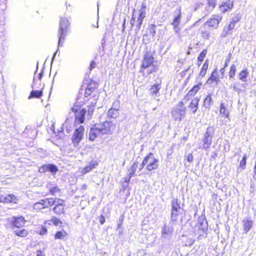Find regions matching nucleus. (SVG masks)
I'll list each match as a JSON object with an SVG mask.
<instances>
[{
  "label": "nucleus",
  "instance_id": "6e6d98bb",
  "mask_svg": "<svg viewBox=\"0 0 256 256\" xmlns=\"http://www.w3.org/2000/svg\"><path fill=\"white\" fill-rule=\"evenodd\" d=\"M47 232V230L46 228L44 227H42V228L40 230V234L41 235H43V234H45Z\"/></svg>",
  "mask_w": 256,
  "mask_h": 256
},
{
  "label": "nucleus",
  "instance_id": "79ce46f5",
  "mask_svg": "<svg viewBox=\"0 0 256 256\" xmlns=\"http://www.w3.org/2000/svg\"><path fill=\"white\" fill-rule=\"evenodd\" d=\"M50 192L52 195H56L60 192V189L57 186L52 188L50 189Z\"/></svg>",
  "mask_w": 256,
  "mask_h": 256
},
{
  "label": "nucleus",
  "instance_id": "603ef678",
  "mask_svg": "<svg viewBox=\"0 0 256 256\" xmlns=\"http://www.w3.org/2000/svg\"><path fill=\"white\" fill-rule=\"evenodd\" d=\"M132 177V176H130V174H128V176L124 178V182H126V186L128 185V183L130 182V180Z\"/></svg>",
  "mask_w": 256,
  "mask_h": 256
},
{
  "label": "nucleus",
  "instance_id": "338daca9",
  "mask_svg": "<svg viewBox=\"0 0 256 256\" xmlns=\"http://www.w3.org/2000/svg\"><path fill=\"white\" fill-rule=\"evenodd\" d=\"M230 61V58H228L226 62H225V64H224V68L228 66V64Z\"/></svg>",
  "mask_w": 256,
  "mask_h": 256
},
{
  "label": "nucleus",
  "instance_id": "680f3d73",
  "mask_svg": "<svg viewBox=\"0 0 256 256\" xmlns=\"http://www.w3.org/2000/svg\"><path fill=\"white\" fill-rule=\"evenodd\" d=\"M184 101H181V102H179L176 107L184 108Z\"/></svg>",
  "mask_w": 256,
  "mask_h": 256
},
{
  "label": "nucleus",
  "instance_id": "6ab92c4d",
  "mask_svg": "<svg viewBox=\"0 0 256 256\" xmlns=\"http://www.w3.org/2000/svg\"><path fill=\"white\" fill-rule=\"evenodd\" d=\"M118 104V102L116 101L113 103L112 106L114 107H116ZM108 116L112 118H116L118 116L119 114L118 108H111L108 110Z\"/></svg>",
  "mask_w": 256,
  "mask_h": 256
},
{
  "label": "nucleus",
  "instance_id": "e2e57ef3",
  "mask_svg": "<svg viewBox=\"0 0 256 256\" xmlns=\"http://www.w3.org/2000/svg\"><path fill=\"white\" fill-rule=\"evenodd\" d=\"M36 256H44V254L42 250H38L36 252Z\"/></svg>",
  "mask_w": 256,
  "mask_h": 256
},
{
  "label": "nucleus",
  "instance_id": "423d86ee",
  "mask_svg": "<svg viewBox=\"0 0 256 256\" xmlns=\"http://www.w3.org/2000/svg\"><path fill=\"white\" fill-rule=\"evenodd\" d=\"M142 165H146L148 171L156 170L158 166V160L156 159L152 153H150L142 161Z\"/></svg>",
  "mask_w": 256,
  "mask_h": 256
},
{
  "label": "nucleus",
  "instance_id": "4d7b16f0",
  "mask_svg": "<svg viewBox=\"0 0 256 256\" xmlns=\"http://www.w3.org/2000/svg\"><path fill=\"white\" fill-rule=\"evenodd\" d=\"M178 26L179 25H172V26L174 27V30L175 32L178 33L180 32V29L178 28Z\"/></svg>",
  "mask_w": 256,
  "mask_h": 256
},
{
  "label": "nucleus",
  "instance_id": "9b49d317",
  "mask_svg": "<svg viewBox=\"0 0 256 256\" xmlns=\"http://www.w3.org/2000/svg\"><path fill=\"white\" fill-rule=\"evenodd\" d=\"M222 19V14H213L209 20L206 22L205 24H208L210 28H216L218 26V24Z\"/></svg>",
  "mask_w": 256,
  "mask_h": 256
},
{
  "label": "nucleus",
  "instance_id": "bf43d9fd",
  "mask_svg": "<svg viewBox=\"0 0 256 256\" xmlns=\"http://www.w3.org/2000/svg\"><path fill=\"white\" fill-rule=\"evenodd\" d=\"M150 68L148 69V74H152V72H153L154 70H155V68H154L152 66H150V68Z\"/></svg>",
  "mask_w": 256,
  "mask_h": 256
},
{
  "label": "nucleus",
  "instance_id": "e433bc0d",
  "mask_svg": "<svg viewBox=\"0 0 256 256\" xmlns=\"http://www.w3.org/2000/svg\"><path fill=\"white\" fill-rule=\"evenodd\" d=\"M208 62L207 60L203 64L202 70L200 73V76H202V77L206 75V70L208 68Z\"/></svg>",
  "mask_w": 256,
  "mask_h": 256
},
{
  "label": "nucleus",
  "instance_id": "8fccbe9b",
  "mask_svg": "<svg viewBox=\"0 0 256 256\" xmlns=\"http://www.w3.org/2000/svg\"><path fill=\"white\" fill-rule=\"evenodd\" d=\"M51 220L55 226H58L60 223L62 224L59 219L57 218H53Z\"/></svg>",
  "mask_w": 256,
  "mask_h": 256
},
{
  "label": "nucleus",
  "instance_id": "f257e3e1",
  "mask_svg": "<svg viewBox=\"0 0 256 256\" xmlns=\"http://www.w3.org/2000/svg\"><path fill=\"white\" fill-rule=\"evenodd\" d=\"M115 128V126L110 122L106 121L102 124H96L90 128L89 133V139L94 140L100 134H108L112 133Z\"/></svg>",
  "mask_w": 256,
  "mask_h": 256
},
{
  "label": "nucleus",
  "instance_id": "4468645a",
  "mask_svg": "<svg viewBox=\"0 0 256 256\" xmlns=\"http://www.w3.org/2000/svg\"><path fill=\"white\" fill-rule=\"evenodd\" d=\"M18 199V198L13 194H8L6 196L0 195V202L4 203H10L13 202L16 204Z\"/></svg>",
  "mask_w": 256,
  "mask_h": 256
},
{
  "label": "nucleus",
  "instance_id": "13d9d810",
  "mask_svg": "<svg viewBox=\"0 0 256 256\" xmlns=\"http://www.w3.org/2000/svg\"><path fill=\"white\" fill-rule=\"evenodd\" d=\"M96 66V62L94 61H92L90 64V70L94 68Z\"/></svg>",
  "mask_w": 256,
  "mask_h": 256
},
{
  "label": "nucleus",
  "instance_id": "09e8293b",
  "mask_svg": "<svg viewBox=\"0 0 256 256\" xmlns=\"http://www.w3.org/2000/svg\"><path fill=\"white\" fill-rule=\"evenodd\" d=\"M240 20V18L238 16H236V17H234L232 18V21L230 22V23H232L234 25V26H236V24Z\"/></svg>",
  "mask_w": 256,
  "mask_h": 256
},
{
  "label": "nucleus",
  "instance_id": "37998d69",
  "mask_svg": "<svg viewBox=\"0 0 256 256\" xmlns=\"http://www.w3.org/2000/svg\"><path fill=\"white\" fill-rule=\"evenodd\" d=\"M211 76L212 77V78L213 80H215L216 82H218L219 80V78L217 74V68H215L214 70L213 71L211 74Z\"/></svg>",
  "mask_w": 256,
  "mask_h": 256
},
{
  "label": "nucleus",
  "instance_id": "4c0bfd02",
  "mask_svg": "<svg viewBox=\"0 0 256 256\" xmlns=\"http://www.w3.org/2000/svg\"><path fill=\"white\" fill-rule=\"evenodd\" d=\"M202 36L204 39H209L210 37V30L207 29H202L200 30Z\"/></svg>",
  "mask_w": 256,
  "mask_h": 256
},
{
  "label": "nucleus",
  "instance_id": "0eeeda50",
  "mask_svg": "<svg viewBox=\"0 0 256 256\" xmlns=\"http://www.w3.org/2000/svg\"><path fill=\"white\" fill-rule=\"evenodd\" d=\"M183 208L180 206V203L177 200H174L172 202L171 219L172 221H176L178 216L182 214Z\"/></svg>",
  "mask_w": 256,
  "mask_h": 256
},
{
  "label": "nucleus",
  "instance_id": "5701e85b",
  "mask_svg": "<svg viewBox=\"0 0 256 256\" xmlns=\"http://www.w3.org/2000/svg\"><path fill=\"white\" fill-rule=\"evenodd\" d=\"M199 101L200 98H195L192 100L188 106L189 108L193 114L196 113L198 110Z\"/></svg>",
  "mask_w": 256,
  "mask_h": 256
},
{
  "label": "nucleus",
  "instance_id": "412c9836",
  "mask_svg": "<svg viewBox=\"0 0 256 256\" xmlns=\"http://www.w3.org/2000/svg\"><path fill=\"white\" fill-rule=\"evenodd\" d=\"M56 202L55 206L54 208V211L57 214H62L64 212V207L62 205V200H60H60H58L57 201L54 200Z\"/></svg>",
  "mask_w": 256,
  "mask_h": 256
},
{
  "label": "nucleus",
  "instance_id": "2eb2a0df",
  "mask_svg": "<svg viewBox=\"0 0 256 256\" xmlns=\"http://www.w3.org/2000/svg\"><path fill=\"white\" fill-rule=\"evenodd\" d=\"M154 58L149 53L145 54L144 60L142 62V68H150L153 64Z\"/></svg>",
  "mask_w": 256,
  "mask_h": 256
},
{
  "label": "nucleus",
  "instance_id": "f03ea898",
  "mask_svg": "<svg viewBox=\"0 0 256 256\" xmlns=\"http://www.w3.org/2000/svg\"><path fill=\"white\" fill-rule=\"evenodd\" d=\"M96 84H90L88 85L86 88L85 89L84 98H86L90 95H92V99L90 98L88 100H90V104L88 106V110L87 117H88L89 119L91 118L93 114V112L95 109L97 99L98 98V96L96 94Z\"/></svg>",
  "mask_w": 256,
  "mask_h": 256
},
{
  "label": "nucleus",
  "instance_id": "c756f323",
  "mask_svg": "<svg viewBox=\"0 0 256 256\" xmlns=\"http://www.w3.org/2000/svg\"><path fill=\"white\" fill-rule=\"evenodd\" d=\"M42 94V90H33L30 92V95L28 96V99L31 98H40Z\"/></svg>",
  "mask_w": 256,
  "mask_h": 256
},
{
  "label": "nucleus",
  "instance_id": "7ed1b4c3",
  "mask_svg": "<svg viewBox=\"0 0 256 256\" xmlns=\"http://www.w3.org/2000/svg\"><path fill=\"white\" fill-rule=\"evenodd\" d=\"M208 223L204 218H199L198 222L194 228L193 231L195 236H198V239L200 240L206 236Z\"/></svg>",
  "mask_w": 256,
  "mask_h": 256
},
{
  "label": "nucleus",
  "instance_id": "052dcab7",
  "mask_svg": "<svg viewBox=\"0 0 256 256\" xmlns=\"http://www.w3.org/2000/svg\"><path fill=\"white\" fill-rule=\"evenodd\" d=\"M105 222V218L104 216H101L100 218V222L101 224H103Z\"/></svg>",
  "mask_w": 256,
  "mask_h": 256
},
{
  "label": "nucleus",
  "instance_id": "de8ad7c7",
  "mask_svg": "<svg viewBox=\"0 0 256 256\" xmlns=\"http://www.w3.org/2000/svg\"><path fill=\"white\" fill-rule=\"evenodd\" d=\"M62 232L60 231L57 232L54 235L55 239H62Z\"/></svg>",
  "mask_w": 256,
  "mask_h": 256
},
{
  "label": "nucleus",
  "instance_id": "f8f14e48",
  "mask_svg": "<svg viewBox=\"0 0 256 256\" xmlns=\"http://www.w3.org/2000/svg\"><path fill=\"white\" fill-rule=\"evenodd\" d=\"M84 134V128L82 126L76 128L72 137V142L74 146L78 144L82 139Z\"/></svg>",
  "mask_w": 256,
  "mask_h": 256
},
{
  "label": "nucleus",
  "instance_id": "9d476101",
  "mask_svg": "<svg viewBox=\"0 0 256 256\" xmlns=\"http://www.w3.org/2000/svg\"><path fill=\"white\" fill-rule=\"evenodd\" d=\"M172 117L176 121L180 122L186 115V108L174 107L172 111Z\"/></svg>",
  "mask_w": 256,
  "mask_h": 256
},
{
  "label": "nucleus",
  "instance_id": "c9c22d12",
  "mask_svg": "<svg viewBox=\"0 0 256 256\" xmlns=\"http://www.w3.org/2000/svg\"><path fill=\"white\" fill-rule=\"evenodd\" d=\"M200 86L201 84L194 86L193 88L188 91L189 95H191V96H194L200 89Z\"/></svg>",
  "mask_w": 256,
  "mask_h": 256
},
{
  "label": "nucleus",
  "instance_id": "1a4fd4ad",
  "mask_svg": "<svg viewBox=\"0 0 256 256\" xmlns=\"http://www.w3.org/2000/svg\"><path fill=\"white\" fill-rule=\"evenodd\" d=\"M55 202V200L52 198H46L42 200L40 202H36L34 204L33 208L34 210H40L54 205Z\"/></svg>",
  "mask_w": 256,
  "mask_h": 256
},
{
  "label": "nucleus",
  "instance_id": "ea45409f",
  "mask_svg": "<svg viewBox=\"0 0 256 256\" xmlns=\"http://www.w3.org/2000/svg\"><path fill=\"white\" fill-rule=\"evenodd\" d=\"M42 76H43V70H42L38 74V76H37V77H38L37 80H36V74H34V80H33V84L32 85V88L34 87V86L35 85V84L37 81H40L41 80Z\"/></svg>",
  "mask_w": 256,
  "mask_h": 256
},
{
  "label": "nucleus",
  "instance_id": "ddd939ff",
  "mask_svg": "<svg viewBox=\"0 0 256 256\" xmlns=\"http://www.w3.org/2000/svg\"><path fill=\"white\" fill-rule=\"evenodd\" d=\"M58 170L57 166L52 164H46L42 165L38 169L40 172H50L52 174H55Z\"/></svg>",
  "mask_w": 256,
  "mask_h": 256
},
{
  "label": "nucleus",
  "instance_id": "aec40b11",
  "mask_svg": "<svg viewBox=\"0 0 256 256\" xmlns=\"http://www.w3.org/2000/svg\"><path fill=\"white\" fill-rule=\"evenodd\" d=\"M182 18V13L180 8H178L174 12V19L172 25H179Z\"/></svg>",
  "mask_w": 256,
  "mask_h": 256
},
{
  "label": "nucleus",
  "instance_id": "7c9ffc66",
  "mask_svg": "<svg viewBox=\"0 0 256 256\" xmlns=\"http://www.w3.org/2000/svg\"><path fill=\"white\" fill-rule=\"evenodd\" d=\"M212 104V100L211 94H208V96L205 98L204 101V106L206 108H210Z\"/></svg>",
  "mask_w": 256,
  "mask_h": 256
},
{
  "label": "nucleus",
  "instance_id": "72a5a7b5",
  "mask_svg": "<svg viewBox=\"0 0 256 256\" xmlns=\"http://www.w3.org/2000/svg\"><path fill=\"white\" fill-rule=\"evenodd\" d=\"M195 242V240L192 238H186L185 240H183L184 245L185 246H190Z\"/></svg>",
  "mask_w": 256,
  "mask_h": 256
},
{
  "label": "nucleus",
  "instance_id": "cd10ccee",
  "mask_svg": "<svg viewBox=\"0 0 256 256\" xmlns=\"http://www.w3.org/2000/svg\"><path fill=\"white\" fill-rule=\"evenodd\" d=\"M20 229V228H16V230H13L14 233L17 236L20 237H25L28 234V232L26 229Z\"/></svg>",
  "mask_w": 256,
  "mask_h": 256
},
{
  "label": "nucleus",
  "instance_id": "c03bdc74",
  "mask_svg": "<svg viewBox=\"0 0 256 256\" xmlns=\"http://www.w3.org/2000/svg\"><path fill=\"white\" fill-rule=\"evenodd\" d=\"M206 53L207 52L206 50H204L202 51L198 56V60L202 62L204 58L206 57Z\"/></svg>",
  "mask_w": 256,
  "mask_h": 256
},
{
  "label": "nucleus",
  "instance_id": "49530a36",
  "mask_svg": "<svg viewBox=\"0 0 256 256\" xmlns=\"http://www.w3.org/2000/svg\"><path fill=\"white\" fill-rule=\"evenodd\" d=\"M156 26L155 24H152L150 29V34L154 36L156 33Z\"/></svg>",
  "mask_w": 256,
  "mask_h": 256
},
{
  "label": "nucleus",
  "instance_id": "393cba45",
  "mask_svg": "<svg viewBox=\"0 0 256 256\" xmlns=\"http://www.w3.org/2000/svg\"><path fill=\"white\" fill-rule=\"evenodd\" d=\"M208 6L205 8L206 15L210 14L216 7V0H207Z\"/></svg>",
  "mask_w": 256,
  "mask_h": 256
},
{
  "label": "nucleus",
  "instance_id": "39448f33",
  "mask_svg": "<svg viewBox=\"0 0 256 256\" xmlns=\"http://www.w3.org/2000/svg\"><path fill=\"white\" fill-rule=\"evenodd\" d=\"M71 110L74 114V125L83 124L85 120L86 110V108L80 110L79 106L74 104L71 108Z\"/></svg>",
  "mask_w": 256,
  "mask_h": 256
},
{
  "label": "nucleus",
  "instance_id": "2f4dec72",
  "mask_svg": "<svg viewBox=\"0 0 256 256\" xmlns=\"http://www.w3.org/2000/svg\"><path fill=\"white\" fill-rule=\"evenodd\" d=\"M220 114H222L224 116H225L226 118H229V112L227 110L224 106V104L222 103L220 106Z\"/></svg>",
  "mask_w": 256,
  "mask_h": 256
},
{
  "label": "nucleus",
  "instance_id": "20e7f679",
  "mask_svg": "<svg viewBox=\"0 0 256 256\" xmlns=\"http://www.w3.org/2000/svg\"><path fill=\"white\" fill-rule=\"evenodd\" d=\"M215 129L214 126H210L206 128L202 139V144H199L198 148L208 150L212 144V139L214 136Z\"/></svg>",
  "mask_w": 256,
  "mask_h": 256
},
{
  "label": "nucleus",
  "instance_id": "bb28decb",
  "mask_svg": "<svg viewBox=\"0 0 256 256\" xmlns=\"http://www.w3.org/2000/svg\"><path fill=\"white\" fill-rule=\"evenodd\" d=\"M161 88V86L160 84H156L153 86H152L151 88H150V92L152 95H156L159 92V90Z\"/></svg>",
  "mask_w": 256,
  "mask_h": 256
},
{
  "label": "nucleus",
  "instance_id": "a19ab883",
  "mask_svg": "<svg viewBox=\"0 0 256 256\" xmlns=\"http://www.w3.org/2000/svg\"><path fill=\"white\" fill-rule=\"evenodd\" d=\"M239 86H240L239 82H235L230 86V88L238 92H240L241 90Z\"/></svg>",
  "mask_w": 256,
  "mask_h": 256
},
{
  "label": "nucleus",
  "instance_id": "58836bf2",
  "mask_svg": "<svg viewBox=\"0 0 256 256\" xmlns=\"http://www.w3.org/2000/svg\"><path fill=\"white\" fill-rule=\"evenodd\" d=\"M236 66L233 64L230 66V70L228 72L229 76L230 78H234L236 75Z\"/></svg>",
  "mask_w": 256,
  "mask_h": 256
},
{
  "label": "nucleus",
  "instance_id": "dca6fc26",
  "mask_svg": "<svg viewBox=\"0 0 256 256\" xmlns=\"http://www.w3.org/2000/svg\"><path fill=\"white\" fill-rule=\"evenodd\" d=\"M64 32V26L63 25V20L62 18H60V26L59 30L58 32V47L62 46L63 45V40H64V37L63 36Z\"/></svg>",
  "mask_w": 256,
  "mask_h": 256
},
{
  "label": "nucleus",
  "instance_id": "6e6552de",
  "mask_svg": "<svg viewBox=\"0 0 256 256\" xmlns=\"http://www.w3.org/2000/svg\"><path fill=\"white\" fill-rule=\"evenodd\" d=\"M26 220L22 216H14L9 219L10 228L13 230L16 228H20L23 227L26 223Z\"/></svg>",
  "mask_w": 256,
  "mask_h": 256
},
{
  "label": "nucleus",
  "instance_id": "c85d7f7f",
  "mask_svg": "<svg viewBox=\"0 0 256 256\" xmlns=\"http://www.w3.org/2000/svg\"><path fill=\"white\" fill-rule=\"evenodd\" d=\"M249 74V72L247 69H245L240 72L238 74V78L240 80L243 82H247V78Z\"/></svg>",
  "mask_w": 256,
  "mask_h": 256
},
{
  "label": "nucleus",
  "instance_id": "864d4df0",
  "mask_svg": "<svg viewBox=\"0 0 256 256\" xmlns=\"http://www.w3.org/2000/svg\"><path fill=\"white\" fill-rule=\"evenodd\" d=\"M186 160L189 162H192L193 160V156L192 154H188L186 156Z\"/></svg>",
  "mask_w": 256,
  "mask_h": 256
},
{
  "label": "nucleus",
  "instance_id": "b1692460",
  "mask_svg": "<svg viewBox=\"0 0 256 256\" xmlns=\"http://www.w3.org/2000/svg\"><path fill=\"white\" fill-rule=\"evenodd\" d=\"M173 232V230L172 228L164 226L162 230V237L164 238H167L170 237Z\"/></svg>",
  "mask_w": 256,
  "mask_h": 256
},
{
  "label": "nucleus",
  "instance_id": "69168bd1",
  "mask_svg": "<svg viewBox=\"0 0 256 256\" xmlns=\"http://www.w3.org/2000/svg\"><path fill=\"white\" fill-rule=\"evenodd\" d=\"M215 82V80H213V78H212V77L210 76V78H209L208 80H207V83H209V84H212V83L213 82Z\"/></svg>",
  "mask_w": 256,
  "mask_h": 256
},
{
  "label": "nucleus",
  "instance_id": "f3484780",
  "mask_svg": "<svg viewBox=\"0 0 256 256\" xmlns=\"http://www.w3.org/2000/svg\"><path fill=\"white\" fill-rule=\"evenodd\" d=\"M146 4H142V8L140 10V13L139 14L138 18L136 21V22L138 23V28H140V26L142 22V21L144 18L146 17Z\"/></svg>",
  "mask_w": 256,
  "mask_h": 256
},
{
  "label": "nucleus",
  "instance_id": "a878e982",
  "mask_svg": "<svg viewBox=\"0 0 256 256\" xmlns=\"http://www.w3.org/2000/svg\"><path fill=\"white\" fill-rule=\"evenodd\" d=\"M234 28L232 23H230L228 26H225L220 34L222 38L226 37L230 34H232L231 30Z\"/></svg>",
  "mask_w": 256,
  "mask_h": 256
},
{
  "label": "nucleus",
  "instance_id": "4be33fe9",
  "mask_svg": "<svg viewBox=\"0 0 256 256\" xmlns=\"http://www.w3.org/2000/svg\"><path fill=\"white\" fill-rule=\"evenodd\" d=\"M244 230L247 233L252 228L253 222L250 218H246L242 220Z\"/></svg>",
  "mask_w": 256,
  "mask_h": 256
},
{
  "label": "nucleus",
  "instance_id": "473e14b6",
  "mask_svg": "<svg viewBox=\"0 0 256 256\" xmlns=\"http://www.w3.org/2000/svg\"><path fill=\"white\" fill-rule=\"evenodd\" d=\"M95 168V164L94 163H90L88 165L85 166L82 168V173L83 174H85L88 172H90L92 170Z\"/></svg>",
  "mask_w": 256,
  "mask_h": 256
},
{
  "label": "nucleus",
  "instance_id": "3c124183",
  "mask_svg": "<svg viewBox=\"0 0 256 256\" xmlns=\"http://www.w3.org/2000/svg\"><path fill=\"white\" fill-rule=\"evenodd\" d=\"M192 97V96L189 95V93L188 92L187 94L185 96L182 100L184 102L189 100Z\"/></svg>",
  "mask_w": 256,
  "mask_h": 256
},
{
  "label": "nucleus",
  "instance_id": "774afa93",
  "mask_svg": "<svg viewBox=\"0 0 256 256\" xmlns=\"http://www.w3.org/2000/svg\"><path fill=\"white\" fill-rule=\"evenodd\" d=\"M254 172L255 174V176H254V178L256 180V162L255 163L254 167Z\"/></svg>",
  "mask_w": 256,
  "mask_h": 256
},
{
  "label": "nucleus",
  "instance_id": "0e129e2a",
  "mask_svg": "<svg viewBox=\"0 0 256 256\" xmlns=\"http://www.w3.org/2000/svg\"><path fill=\"white\" fill-rule=\"evenodd\" d=\"M224 68H225L224 67V68H222L220 70V74H221V75H222V77H221V78H223V76H224V71H225Z\"/></svg>",
  "mask_w": 256,
  "mask_h": 256
},
{
  "label": "nucleus",
  "instance_id": "f704fd0d",
  "mask_svg": "<svg viewBox=\"0 0 256 256\" xmlns=\"http://www.w3.org/2000/svg\"><path fill=\"white\" fill-rule=\"evenodd\" d=\"M138 166V162H134L130 168L128 170V174L130 176H133Z\"/></svg>",
  "mask_w": 256,
  "mask_h": 256
},
{
  "label": "nucleus",
  "instance_id": "a211bd4d",
  "mask_svg": "<svg viewBox=\"0 0 256 256\" xmlns=\"http://www.w3.org/2000/svg\"><path fill=\"white\" fill-rule=\"evenodd\" d=\"M233 7V2L230 0H226L219 6L220 10L222 12H226L230 10Z\"/></svg>",
  "mask_w": 256,
  "mask_h": 256
},
{
  "label": "nucleus",
  "instance_id": "5fc2aeb1",
  "mask_svg": "<svg viewBox=\"0 0 256 256\" xmlns=\"http://www.w3.org/2000/svg\"><path fill=\"white\" fill-rule=\"evenodd\" d=\"M202 4L200 2L196 3L194 6V10L196 11L198 8H200Z\"/></svg>",
  "mask_w": 256,
  "mask_h": 256
},
{
  "label": "nucleus",
  "instance_id": "a18cd8bd",
  "mask_svg": "<svg viewBox=\"0 0 256 256\" xmlns=\"http://www.w3.org/2000/svg\"><path fill=\"white\" fill-rule=\"evenodd\" d=\"M246 156H244L243 157L242 159L241 160V161L240 162V166L242 168V169H244L245 168H246Z\"/></svg>",
  "mask_w": 256,
  "mask_h": 256
}]
</instances>
